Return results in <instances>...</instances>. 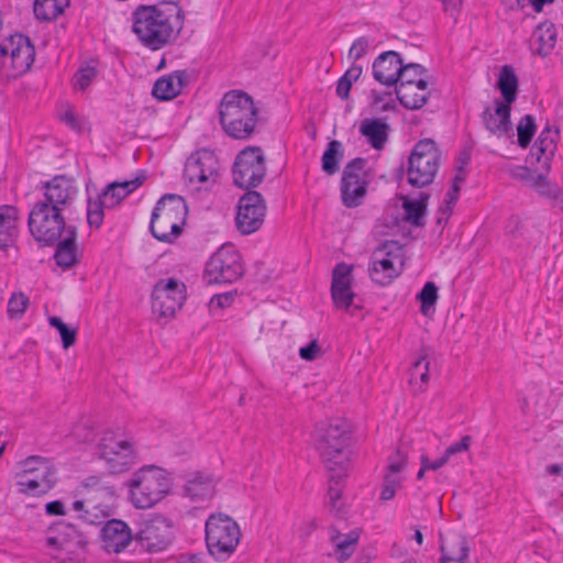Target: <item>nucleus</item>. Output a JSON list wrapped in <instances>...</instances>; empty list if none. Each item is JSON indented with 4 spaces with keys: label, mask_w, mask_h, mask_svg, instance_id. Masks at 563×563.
<instances>
[{
    "label": "nucleus",
    "mask_w": 563,
    "mask_h": 563,
    "mask_svg": "<svg viewBox=\"0 0 563 563\" xmlns=\"http://www.w3.org/2000/svg\"><path fill=\"white\" fill-rule=\"evenodd\" d=\"M183 25V10L175 2L140 4L132 12V32L151 51H158L175 41Z\"/></svg>",
    "instance_id": "f257e3e1"
},
{
    "label": "nucleus",
    "mask_w": 563,
    "mask_h": 563,
    "mask_svg": "<svg viewBox=\"0 0 563 563\" xmlns=\"http://www.w3.org/2000/svg\"><path fill=\"white\" fill-rule=\"evenodd\" d=\"M219 117L220 124L229 136L245 140L254 132L257 109L246 92L230 90L220 101Z\"/></svg>",
    "instance_id": "f03ea898"
},
{
    "label": "nucleus",
    "mask_w": 563,
    "mask_h": 563,
    "mask_svg": "<svg viewBox=\"0 0 563 563\" xmlns=\"http://www.w3.org/2000/svg\"><path fill=\"white\" fill-rule=\"evenodd\" d=\"M188 213L183 197L175 194L164 195L153 209L150 230L153 236L166 243H173L181 233Z\"/></svg>",
    "instance_id": "7ed1b4c3"
},
{
    "label": "nucleus",
    "mask_w": 563,
    "mask_h": 563,
    "mask_svg": "<svg viewBox=\"0 0 563 563\" xmlns=\"http://www.w3.org/2000/svg\"><path fill=\"white\" fill-rule=\"evenodd\" d=\"M128 486L133 506L147 509L169 494L172 483L164 470L151 465L135 472Z\"/></svg>",
    "instance_id": "20e7f679"
},
{
    "label": "nucleus",
    "mask_w": 563,
    "mask_h": 563,
    "mask_svg": "<svg viewBox=\"0 0 563 563\" xmlns=\"http://www.w3.org/2000/svg\"><path fill=\"white\" fill-rule=\"evenodd\" d=\"M317 450L329 471H346L350 460V434L342 423L322 424L317 429Z\"/></svg>",
    "instance_id": "39448f33"
},
{
    "label": "nucleus",
    "mask_w": 563,
    "mask_h": 563,
    "mask_svg": "<svg viewBox=\"0 0 563 563\" xmlns=\"http://www.w3.org/2000/svg\"><path fill=\"white\" fill-rule=\"evenodd\" d=\"M205 530L208 551L216 560L222 561L233 554L241 531L231 517L221 512L212 514L206 521Z\"/></svg>",
    "instance_id": "423d86ee"
},
{
    "label": "nucleus",
    "mask_w": 563,
    "mask_h": 563,
    "mask_svg": "<svg viewBox=\"0 0 563 563\" xmlns=\"http://www.w3.org/2000/svg\"><path fill=\"white\" fill-rule=\"evenodd\" d=\"M441 153L432 139L420 140L408 157L407 180L416 188L431 185L440 167Z\"/></svg>",
    "instance_id": "0eeeda50"
},
{
    "label": "nucleus",
    "mask_w": 563,
    "mask_h": 563,
    "mask_svg": "<svg viewBox=\"0 0 563 563\" xmlns=\"http://www.w3.org/2000/svg\"><path fill=\"white\" fill-rule=\"evenodd\" d=\"M405 252L402 245L394 240L384 241L372 253L368 275L379 286L389 285L402 271Z\"/></svg>",
    "instance_id": "6e6552de"
},
{
    "label": "nucleus",
    "mask_w": 563,
    "mask_h": 563,
    "mask_svg": "<svg viewBox=\"0 0 563 563\" xmlns=\"http://www.w3.org/2000/svg\"><path fill=\"white\" fill-rule=\"evenodd\" d=\"M35 48L31 40L21 33L11 34L0 44V66L8 77L25 74L34 63Z\"/></svg>",
    "instance_id": "1a4fd4ad"
},
{
    "label": "nucleus",
    "mask_w": 563,
    "mask_h": 563,
    "mask_svg": "<svg viewBox=\"0 0 563 563\" xmlns=\"http://www.w3.org/2000/svg\"><path fill=\"white\" fill-rule=\"evenodd\" d=\"M98 455L112 474H120L136 464L134 443L114 431L103 433L98 444Z\"/></svg>",
    "instance_id": "9d476101"
},
{
    "label": "nucleus",
    "mask_w": 563,
    "mask_h": 563,
    "mask_svg": "<svg viewBox=\"0 0 563 563\" xmlns=\"http://www.w3.org/2000/svg\"><path fill=\"white\" fill-rule=\"evenodd\" d=\"M58 208L36 202L29 214V228L33 238L46 245L55 244L68 228Z\"/></svg>",
    "instance_id": "9b49d317"
},
{
    "label": "nucleus",
    "mask_w": 563,
    "mask_h": 563,
    "mask_svg": "<svg viewBox=\"0 0 563 563\" xmlns=\"http://www.w3.org/2000/svg\"><path fill=\"white\" fill-rule=\"evenodd\" d=\"M55 484V474L49 462L40 456H30L16 474L20 492L33 496L46 494Z\"/></svg>",
    "instance_id": "f8f14e48"
},
{
    "label": "nucleus",
    "mask_w": 563,
    "mask_h": 563,
    "mask_svg": "<svg viewBox=\"0 0 563 563\" xmlns=\"http://www.w3.org/2000/svg\"><path fill=\"white\" fill-rule=\"evenodd\" d=\"M367 159L356 157L350 161L342 173L341 198L347 208L362 205L369 184V174L366 170Z\"/></svg>",
    "instance_id": "ddd939ff"
},
{
    "label": "nucleus",
    "mask_w": 563,
    "mask_h": 563,
    "mask_svg": "<svg viewBox=\"0 0 563 563\" xmlns=\"http://www.w3.org/2000/svg\"><path fill=\"white\" fill-rule=\"evenodd\" d=\"M265 175V156L260 147H247L238 154L233 167V183L238 187H257Z\"/></svg>",
    "instance_id": "4468645a"
},
{
    "label": "nucleus",
    "mask_w": 563,
    "mask_h": 563,
    "mask_svg": "<svg viewBox=\"0 0 563 563\" xmlns=\"http://www.w3.org/2000/svg\"><path fill=\"white\" fill-rule=\"evenodd\" d=\"M186 299L183 282L169 278L158 280L152 291V311L157 319L173 318Z\"/></svg>",
    "instance_id": "2eb2a0df"
},
{
    "label": "nucleus",
    "mask_w": 563,
    "mask_h": 563,
    "mask_svg": "<svg viewBox=\"0 0 563 563\" xmlns=\"http://www.w3.org/2000/svg\"><path fill=\"white\" fill-rule=\"evenodd\" d=\"M243 275L240 254L232 247L219 249L208 261L205 279L208 284H230Z\"/></svg>",
    "instance_id": "dca6fc26"
},
{
    "label": "nucleus",
    "mask_w": 563,
    "mask_h": 563,
    "mask_svg": "<svg viewBox=\"0 0 563 563\" xmlns=\"http://www.w3.org/2000/svg\"><path fill=\"white\" fill-rule=\"evenodd\" d=\"M134 541L142 552L150 554L163 552L173 541L170 525L161 516L145 519L140 522Z\"/></svg>",
    "instance_id": "f3484780"
},
{
    "label": "nucleus",
    "mask_w": 563,
    "mask_h": 563,
    "mask_svg": "<svg viewBox=\"0 0 563 563\" xmlns=\"http://www.w3.org/2000/svg\"><path fill=\"white\" fill-rule=\"evenodd\" d=\"M236 209L235 225L240 233L247 235L260 230L266 216L265 200L260 192L246 191L240 198Z\"/></svg>",
    "instance_id": "a211bd4d"
},
{
    "label": "nucleus",
    "mask_w": 563,
    "mask_h": 563,
    "mask_svg": "<svg viewBox=\"0 0 563 563\" xmlns=\"http://www.w3.org/2000/svg\"><path fill=\"white\" fill-rule=\"evenodd\" d=\"M219 162L209 150H200L188 157L184 177L191 185H198L199 188H209L217 181Z\"/></svg>",
    "instance_id": "6ab92c4d"
},
{
    "label": "nucleus",
    "mask_w": 563,
    "mask_h": 563,
    "mask_svg": "<svg viewBox=\"0 0 563 563\" xmlns=\"http://www.w3.org/2000/svg\"><path fill=\"white\" fill-rule=\"evenodd\" d=\"M511 104L495 99L493 106H486L481 114V120L490 135L498 139L510 137L512 133V123L510 120Z\"/></svg>",
    "instance_id": "aec40b11"
},
{
    "label": "nucleus",
    "mask_w": 563,
    "mask_h": 563,
    "mask_svg": "<svg viewBox=\"0 0 563 563\" xmlns=\"http://www.w3.org/2000/svg\"><path fill=\"white\" fill-rule=\"evenodd\" d=\"M353 265L344 262L338 263L332 272L331 297L335 308L347 310L355 297L352 290Z\"/></svg>",
    "instance_id": "412c9836"
},
{
    "label": "nucleus",
    "mask_w": 563,
    "mask_h": 563,
    "mask_svg": "<svg viewBox=\"0 0 563 563\" xmlns=\"http://www.w3.org/2000/svg\"><path fill=\"white\" fill-rule=\"evenodd\" d=\"M43 188L44 199L40 202L56 207L59 211L70 206L78 194L75 181L64 175L55 176L46 181Z\"/></svg>",
    "instance_id": "4be33fe9"
},
{
    "label": "nucleus",
    "mask_w": 563,
    "mask_h": 563,
    "mask_svg": "<svg viewBox=\"0 0 563 563\" xmlns=\"http://www.w3.org/2000/svg\"><path fill=\"white\" fill-rule=\"evenodd\" d=\"M103 547L108 552L120 553L134 539L130 527L122 520H108L101 529Z\"/></svg>",
    "instance_id": "5701e85b"
},
{
    "label": "nucleus",
    "mask_w": 563,
    "mask_h": 563,
    "mask_svg": "<svg viewBox=\"0 0 563 563\" xmlns=\"http://www.w3.org/2000/svg\"><path fill=\"white\" fill-rule=\"evenodd\" d=\"M402 64L399 53L384 52L374 60L373 76L382 85L388 87L397 85Z\"/></svg>",
    "instance_id": "b1692460"
},
{
    "label": "nucleus",
    "mask_w": 563,
    "mask_h": 563,
    "mask_svg": "<svg viewBox=\"0 0 563 563\" xmlns=\"http://www.w3.org/2000/svg\"><path fill=\"white\" fill-rule=\"evenodd\" d=\"M406 77V84L396 86L397 99L401 106L409 110L421 109L429 99L430 91L428 90V80H418L417 84H409L408 76Z\"/></svg>",
    "instance_id": "393cba45"
},
{
    "label": "nucleus",
    "mask_w": 563,
    "mask_h": 563,
    "mask_svg": "<svg viewBox=\"0 0 563 563\" xmlns=\"http://www.w3.org/2000/svg\"><path fill=\"white\" fill-rule=\"evenodd\" d=\"M188 82L186 70H175L158 78L153 87L152 95L158 100H172L176 98Z\"/></svg>",
    "instance_id": "a878e982"
},
{
    "label": "nucleus",
    "mask_w": 563,
    "mask_h": 563,
    "mask_svg": "<svg viewBox=\"0 0 563 563\" xmlns=\"http://www.w3.org/2000/svg\"><path fill=\"white\" fill-rule=\"evenodd\" d=\"M184 492L194 503L210 499L216 494V481L211 475L195 473L187 479Z\"/></svg>",
    "instance_id": "bb28decb"
},
{
    "label": "nucleus",
    "mask_w": 563,
    "mask_h": 563,
    "mask_svg": "<svg viewBox=\"0 0 563 563\" xmlns=\"http://www.w3.org/2000/svg\"><path fill=\"white\" fill-rule=\"evenodd\" d=\"M441 559L440 563H465L468 556V547L464 537L456 533L440 536Z\"/></svg>",
    "instance_id": "cd10ccee"
},
{
    "label": "nucleus",
    "mask_w": 563,
    "mask_h": 563,
    "mask_svg": "<svg viewBox=\"0 0 563 563\" xmlns=\"http://www.w3.org/2000/svg\"><path fill=\"white\" fill-rule=\"evenodd\" d=\"M145 180V175L140 174L131 180L114 181L109 184L101 192L103 197V203L107 208H114L125 197L136 190Z\"/></svg>",
    "instance_id": "c85d7f7f"
},
{
    "label": "nucleus",
    "mask_w": 563,
    "mask_h": 563,
    "mask_svg": "<svg viewBox=\"0 0 563 563\" xmlns=\"http://www.w3.org/2000/svg\"><path fill=\"white\" fill-rule=\"evenodd\" d=\"M558 131H552L550 126H545L534 142L530 156L536 157L547 169L550 168V162L556 151Z\"/></svg>",
    "instance_id": "c756f323"
},
{
    "label": "nucleus",
    "mask_w": 563,
    "mask_h": 563,
    "mask_svg": "<svg viewBox=\"0 0 563 563\" xmlns=\"http://www.w3.org/2000/svg\"><path fill=\"white\" fill-rule=\"evenodd\" d=\"M77 230L74 225L65 229V234L56 242L55 260L58 266L69 268L76 263Z\"/></svg>",
    "instance_id": "7c9ffc66"
},
{
    "label": "nucleus",
    "mask_w": 563,
    "mask_h": 563,
    "mask_svg": "<svg viewBox=\"0 0 563 563\" xmlns=\"http://www.w3.org/2000/svg\"><path fill=\"white\" fill-rule=\"evenodd\" d=\"M18 210L4 205L0 207V250H7L16 234Z\"/></svg>",
    "instance_id": "2f4dec72"
},
{
    "label": "nucleus",
    "mask_w": 563,
    "mask_h": 563,
    "mask_svg": "<svg viewBox=\"0 0 563 563\" xmlns=\"http://www.w3.org/2000/svg\"><path fill=\"white\" fill-rule=\"evenodd\" d=\"M389 125L380 119H365L360 125V132L375 150L384 147L388 139Z\"/></svg>",
    "instance_id": "473e14b6"
},
{
    "label": "nucleus",
    "mask_w": 563,
    "mask_h": 563,
    "mask_svg": "<svg viewBox=\"0 0 563 563\" xmlns=\"http://www.w3.org/2000/svg\"><path fill=\"white\" fill-rule=\"evenodd\" d=\"M360 529H354L349 533L343 534L336 528H330V540L332 543H334L335 550L340 554V562L347 560L354 553L356 544L360 540Z\"/></svg>",
    "instance_id": "72a5a7b5"
},
{
    "label": "nucleus",
    "mask_w": 563,
    "mask_h": 563,
    "mask_svg": "<svg viewBox=\"0 0 563 563\" xmlns=\"http://www.w3.org/2000/svg\"><path fill=\"white\" fill-rule=\"evenodd\" d=\"M429 195L421 192L418 199L402 198L404 220L413 227H423Z\"/></svg>",
    "instance_id": "f704fd0d"
},
{
    "label": "nucleus",
    "mask_w": 563,
    "mask_h": 563,
    "mask_svg": "<svg viewBox=\"0 0 563 563\" xmlns=\"http://www.w3.org/2000/svg\"><path fill=\"white\" fill-rule=\"evenodd\" d=\"M533 36L539 44L536 52L542 57L550 55L556 43L555 25L544 21L536 27Z\"/></svg>",
    "instance_id": "c9c22d12"
},
{
    "label": "nucleus",
    "mask_w": 563,
    "mask_h": 563,
    "mask_svg": "<svg viewBox=\"0 0 563 563\" xmlns=\"http://www.w3.org/2000/svg\"><path fill=\"white\" fill-rule=\"evenodd\" d=\"M70 0H34L33 13L38 21L56 20L69 5Z\"/></svg>",
    "instance_id": "e433bc0d"
},
{
    "label": "nucleus",
    "mask_w": 563,
    "mask_h": 563,
    "mask_svg": "<svg viewBox=\"0 0 563 563\" xmlns=\"http://www.w3.org/2000/svg\"><path fill=\"white\" fill-rule=\"evenodd\" d=\"M497 88L500 90L503 96V99H500L501 102L512 104V102L516 101L518 78L511 66L505 65L501 67L497 81Z\"/></svg>",
    "instance_id": "4c0bfd02"
},
{
    "label": "nucleus",
    "mask_w": 563,
    "mask_h": 563,
    "mask_svg": "<svg viewBox=\"0 0 563 563\" xmlns=\"http://www.w3.org/2000/svg\"><path fill=\"white\" fill-rule=\"evenodd\" d=\"M344 157V146L340 141L333 140L328 143L321 157V167L327 175H334L340 169V163Z\"/></svg>",
    "instance_id": "58836bf2"
},
{
    "label": "nucleus",
    "mask_w": 563,
    "mask_h": 563,
    "mask_svg": "<svg viewBox=\"0 0 563 563\" xmlns=\"http://www.w3.org/2000/svg\"><path fill=\"white\" fill-rule=\"evenodd\" d=\"M107 208V205L103 203V197L99 194L96 198H88L87 202V222L91 228H100L104 212L103 210Z\"/></svg>",
    "instance_id": "ea45409f"
},
{
    "label": "nucleus",
    "mask_w": 563,
    "mask_h": 563,
    "mask_svg": "<svg viewBox=\"0 0 563 563\" xmlns=\"http://www.w3.org/2000/svg\"><path fill=\"white\" fill-rule=\"evenodd\" d=\"M429 366L430 363L423 355L412 364V367L410 369V384L416 386L418 385V383H420V385L418 386L419 391H423L424 387L429 383Z\"/></svg>",
    "instance_id": "a19ab883"
},
{
    "label": "nucleus",
    "mask_w": 563,
    "mask_h": 563,
    "mask_svg": "<svg viewBox=\"0 0 563 563\" xmlns=\"http://www.w3.org/2000/svg\"><path fill=\"white\" fill-rule=\"evenodd\" d=\"M536 130L534 118L531 114L523 115L517 125L518 145L522 148H527L531 143Z\"/></svg>",
    "instance_id": "79ce46f5"
},
{
    "label": "nucleus",
    "mask_w": 563,
    "mask_h": 563,
    "mask_svg": "<svg viewBox=\"0 0 563 563\" xmlns=\"http://www.w3.org/2000/svg\"><path fill=\"white\" fill-rule=\"evenodd\" d=\"M417 299L420 301V311L423 316H428L430 309L435 305L438 300V287L433 282H427L417 295Z\"/></svg>",
    "instance_id": "37998d69"
},
{
    "label": "nucleus",
    "mask_w": 563,
    "mask_h": 563,
    "mask_svg": "<svg viewBox=\"0 0 563 563\" xmlns=\"http://www.w3.org/2000/svg\"><path fill=\"white\" fill-rule=\"evenodd\" d=\"M345 474V471H341L338 475L330 477V486L328 489V508L331 512L340 515L341 507L338 504L341 499L342 488L340 486V478Z\"/></svg>",
    "instance_id": "c03bdc74"
},
{
    "label": "nucleus",
    "mask_w": 563,
    "mask_h": 563,
    "mask_svg": "<svg viewBox=\"0 0 563 563\" xmlns=\"http://www.w3.org/2000/svg\"><path fill=\"white\" fill-rule=\"evenodd\" d=\"M67 534H76V529L70 525L59 527L56 536L46 539L47 547L70 553L69 540L66 539Z\"/></svg>",
    "instance_id": "a18cd8bd"
},
{
    "label": "nucleus",
    "mask_w": 563,
    "mask_h": 563,
    "mask_svg": "<svg viewBox=\"0 0 563 563\" xmlns=\"http://www.w3.org/2000/svg\"><path fill=\"white\" fill-rule=\"evenodd\" d=\"M399 74L400 75H399V79L397 82L398 85L406 84L405 75L408 76L409 84H417L418 80H426L423 78V75L427 74V69L422 65L416 64V63H410L407 65L402 64L401 70L399 71Z\"/></svg>",
    "instance_id": "49530a36"
},
{
    "label": "nucleus",
    "mask_w": 563,
    "mask_h": 563,
    "mask_svg": "<svg viewBox=\"0 0 563 563\" xmlns=\"http://www.w3.org/2000/svg\"><path fill=\"white\" fill-rule=\"evenodd\" d=\"M48 323L58 330L64 349H68L75 344L76 341V329H70L63 320L58 317H49Z\"/></svg>",
    "instance_id": "de8ad7c7"
},
{
    "label": "nucleus",
    "mask_w": 563,
    "mask_h": 563,
    "mask_svg": "<svg viewBox=\"0 0 563 563\" xmlns=\"http://www.w3.org/2000/svg\"><path fill=\"white\" fill-rule=\"evenodd\" d=\"M404 481V477L401 475H394L386 473L384 476V481L382 484V492H380V500L382 501H388L391 500L395 495L398 487H400L401 483Z\"/></svg>",
    "instance_id": "09e8293b"
},
{
    "label": "nucleus",
    "mask_w": 563,
    "mask_h": 563,
    "mask_svg": "<svg viewBox=\"0 0 563 563\" xmlns=\"http://www.w3.org/2000/svg\"><path fill=\"white\" fill-rule=\"evenodd\" d=\"M29 298L23 292H13L8 301V313L12 318H20L25 312Z\"/></svg>",
    "instance_id": "8fccbe9b"
},
{
    "label": "nucleus",
    "mask_w": 563,
    "mask_h": 563,
    "mask_svg": "<svg viewBox=\"0 0 563 563\" xmlns=\"http://www.w3.org/2000/svg\"><path fill=\"white\" fill-rule=\"evenodd\" d=\"M97 76V69L92 66L80 67L74 76V87L85 90Z\"/></svg>",
    "instance_id": "3c124183"
},
{
    "label": "nucleus",
    "mask_w": 563,
    "mask_h": 563,
    "mask_svg": "<svg viewBox=\"0 0 563 563\" xmlns=\"http://www.w3.org/2000/svg\"><path fill=\"white\" fill-rule=\"evenodd\" d=\"M407 464H408L407 454L402 450L397 449L388 457V465H387L386 473L394 474V475H400L401 471L407 466Z\"/></svg>",
    "instance_id": "603ef678"
},
{
    "label": "nucleus",
    "mask_w": 563,
    "mask_h": 563,
    "mask_svg": "<svg viewBox=\"0 0 563 563\" xmlns=\"http://www.w3.org/2000/svg\"><path fill=\"white\" fill-rule=\"evenodd\" d=\"M530 187L534 188L541 196L547 198H556L559 194V189L552 186L541 174L536 175Z\"/></svg>",
    "instance_id": "864d4df0"
},
{
    "label": "nucleus",
    "mask_w": 563,
    "mask_h": 563,
    "mask_svg": "<svg viewBox=\"0 0 563 563\" xmlns=\"http://www.w3.org/2000/svg\"><path fill=\"white\" fill-rule=\"evenodd\" d=\"M368 46L369 41L367 40V37L361 36L356 38L350 47L347 54L349 59H351L352 62L358 60L367 53Z\"/></svg>",
    "instance_id": "5fc2aeb1"
},
{
    "label": "nucleus",
    "mask_w": 563,
    "mask_h": 563,
    "mask_svg": "<svg viewBox=\"0 0 563 563\" xmlns=\"http://www.w3.org/2000/svg\"><path fill=\"white\" fill-rule=\"evenodd\" d=\"M508 172L514 179L522 180L529 186L536 177V175L526 166H511Z\"/></svg>",
    "instance_id": "6e6d98bb"
},
{
    "label": "nucleus",
    "mask_w": 563,
    "mask_h": 563,
    "mask_svg": "<svg viewBox=\"0 0 563 563\" xmlns=\"http://www.w3.org/2000/svg\"><path fill=\"white\" fill-rule=\"evenodd\" d=\"M471 442L472 438L470 435H464L459 442L448 446L443 455L449 460L452 455L466 451L470 448Z\"/></svg>",
    "instance_id": "4d7b16f0"
},
{
    "label": "nucleus",
    "mask_w": 563,
    "mask_h": 563,
    "mask_svg": "<svg viewBox=\"0 0 563 563\" xmlns=\"http://www.w3.org/2000/svg\"><path fill=\"white\" fill-rule=\"evenodd\" d=\"M320 354V346L317 340L299 349V356L305 361H314Z\"/></svg>",
    "instance_id": "13d9d810"
},
{
    "label": "nucleus",
    "mask_w": 563,
    "mask_h": 563,
    "mask_svg": "<svg viewBox=\"0 0 563 563\" xmlns=\"http://www.w3.org/2000/svg\"><path fill=\"white\" fill-rule=\"evenodd\" d=\"M86 486L92 488L97 492H104L109 496L114 495V489L111 486H107L102 483L101 478L98 476H90L86 479Z\"/></svg>",
    "instance_id": "bf43d9fd"
},
{
    "label": "nucleus",
    "mask_w": 563,
    "mask_h": 563,
    "mask_svg": "<svg viewBox=\"0 0 563 563\" xmlns=\"http://www.w3.org/2000/svg\"><path fill=\"white\" fill-rule=\"evenodd\" d=\"M463 178L456 176L454 178V183L452 185V187L450 188V190L446 192L445 195V205H446V209H452V206L455 203V201L457 200V197H459V194H460V186H459V183L462 181Z\"/></svg>",
    "instance_id": "052dcab7"
},
{
    "label": "nucleus",
    "mask_w": 563,
    "mask_h": 563,
    "mask_svg": "<svg viewBox=\"0 0 563 563\" xmlns=\"http://www.w3.org/2000/svg\"><path fill=\"white\" fill-rule=\"evenodd\" d=\"M234 295L232 292H224L220 295H214L210 300L211 307H218V308H227L230 307L233 302Z\"/></svg>",
    "instance_id": "680f3d73"
},
{
    "label": "nucleus",
    "mask_w": 563,
    "mask_h": 563,
    "mask_svg": "<svg viewBox=\"0 0 563 563\" xmlns=\"http://www.w3.org/2000/svg\"><path fill=\"white\" fill-rule=\"evenodd\" d=\"M104 517L106 515L101 510L92 512L91 510L86 509L84 514L80 515V518L89 525H101Z\"/></svg>",
    "instance_id": "e2e57ef3"
},
{
    "label": "nucleus",
    "mask_w": 563,
    "mask_h": 563,
    "mask_svg": "<svg viewBox=\"0 0 563 563\" xmlns=\"http://www.w3.org/2000/svg\"><path fill=\"white\" fill-rule=\"evenodd\" d=\"M448 459L442 455L441 457L430 461L427 455L422 454L420 457V463L424 464V468H428V471H437L444 466L448 463Z\"/></svg>",
    "instance_id": "0e129e2a"
},
{
    "label": "nucleus",
    "mask_w": 563,
    "mask_h": 563,
    "mask_svg": "<svg viewBox=\"0 0 563 563\" xmlns=\"http://www.w3.org/2000/svg\"><path fill=\"white\" fill-rule=\"evenodd\" d=\"M352 81H350L349 79H346L344 76H342L339 80H338V85H336V95L341 98V99H347L349 98V95H350V90H351V87H352Z\"/></svg>",
    "instance_id": "69168bd1"
},
{
    "label": "nucleus",
    "mask_w": 563,
    "mask_h": 563,
    "mask_svg": "<svg viewBox=\"0 0 563 563\" xmlns=\"http://www.w3.org/2000/svg\"><path fill=\"white\" fill-rule=\"evenodd\" d=\"M363 73V68L360 65H356L355 62L349 67V69L344 73V77L350 81H356Z\"/></svg>",
    "instance_id": "338daca9"
},
{
    "label": "nucleus",
    "mask_w": 563,
    "mask_h": 563,
    "mask_svg": "<svg viewBox=\"0 0 563 563\" xmlns=\"http://www.w3.org/2000/svg\"><path fill=\"white\" fill-rule=\"evenodd\" d=\"M46 512L52 516L64 515V504L59 500H54L46 504Z\"/></svg>",
    "instance_id": "774afa93"
}]
</instances>
